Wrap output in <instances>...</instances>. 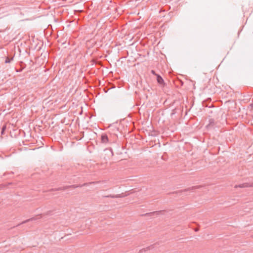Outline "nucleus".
Listing matches in <instances>:
<instances>
[{
    "mask_svg": "<svg viewBox=\"0 0 253 253\" xmlns=\"http://www.w3.org/2000/svg\"><path fill=\"white\" fill-rule=\"evenodd\" d=\"M253 187V181H250L249 182H246L239 185H236L234 188H247Z\"/></svg>",
    "mask_w": 253,
    "mask_h": 253,
    "instance_id": "7ed1b4c3",
    "label": "nucleus"
},
{
    "mask_svg": "<svg viewBox=\"0 0 253 253\" xmlns=\"http://www.w3.org/2000/svg\"><path fill=\"white\" fill-rule=\"evenodd\" d=\"M157 82L158 83L160 84H164V80L163 79V78L161 77L160 75H157Z\"/></svg>",
    "mask_w": 253,
    "mask_h": 253,
    "instance_id": "423d86ee",
    "label": "nucleus"
},
{
    "mask_svg": "<svg viewBox=\"0 0 253 253\" xmlns=\"http://www.w3.org/2000/svg\"><path fill=\"white\" fill-rule=\"evenodd\" d=\"M42 217V214H39V215H37L36 217H32L31 218H29L28 219H27L26 220L23 221L21 223L19 224L18 225V226H19V225H20V224H22L26 223H27V222H28L29 221H33V220H36L40 219Z\"/></svg>",
    "mask_w": 253,
    "mask_h": 253,
    "instance_id": "20e7f679",
    "label": "nucleus"
},
{
    "mask_svg": "<svg viewBox=\"0 0 253 253\" xmlns=\"http://www.w3.org/2000/svg\"><path fill=\"white\" fill-rule=\"evenodd\" d=\"M123 196L122 195V194H118V195H107V196H104L103 197H106V198H121V197H123Z\"/></svg>",
    "mask_w": 253,
    "mask_h": 253,
    "instance_id": "39448f33",
    "label": "nucleus"
},
{
    "mask_svg": "<svg viewBox=\"0 0 253 253\" xmlns=\"http://www.w3.org/2000/svg\"><path fill=\"white\" fill-rule=\"evenodd\" d=\"M197 188L196 187H192L191 188V189H195V188Z\"/></svg>",
    "mask_w": 253,
    "mask_h": 253,
    "instance_id": "4468645a",
    "label": "nucleus"
},
{
    "mask_svg": "<svg viewBox=\"0 0 253 253\" xmlns=\"http://www.w3.org/2000/svg\"><path fill=\"white\" fill-rule=\"evenodd\" d=\"M190 189H185L184 191H188L189 190H190Z\"/></svg>",
    "mask_w": 253,
    "mask_h": 253,
    "instance_id": "2eb2a0df",
    "label": "nucleus"
},
{
    "mask_svg": "<svg viewBox=\"0 0 253 253\" xmlns=\"http://www.w3.org/2000/svg\"><path fill=\"white\" fill-rule=\"evenodd\" d=\"M198 231V229H195V231Z\"/></svg>",
    "mask_w": 253,
    "mask_h": 253,
    "instance_id": "dca6fc26",
    "label": "nucleus"
},
{
    "mask_svg": "<svg viewBox=\"0 0 253 253\" xmlns=\"http://www.w3.org/2000/svg\"><path fill=\"white\" fill-rule=\"evenodd\" d=\"M214 125V120L212 119H211L210 120V123L208 125H207V127L208 128H210L211 127L213 126Z\"/></svg>",
    "mask_w": 253,
    "mask_h": 253,
    "instance_id": "0eeeda50",
    "label": "nucleus"
},
{
    "mask_svg": "<svg viewBox=\"0 0 253 253\" xmlns=\"http://www.w3.org/2000/svg\"><path fill=\"white\" fill-rule=\"evenodd\" d=\"M114 131H118V130L117 129H115L114 130Z\"/></svg>",
    "mask_w": 253,
    "mask_h": 253,
    "instance_id": "ddd939ff",
    "label": "nucleus"
},
{
    "mask_svg": "<svg viewBox=\"0 0 253 253\" xmlns=\"http://www.w3.org/2000/svg\"><path fill=\"white\" fill-rule=\"evenodd\" d=\"M162 211H154V212H150V213H146V214H150V215H159L160 214V212H161Z\"/></svg>",
    "mask_w": 253,
    "mask_h": 253,
    "instance_id": "6e6552de",
    "label": "nucleus"
},
{
    "mask_svg": "<svg viewBox=\"0 0 253 253\" xmlns=\"http://www.w3.org/2000/svg\"><path fill=\"white\" fill-rule=\"evenodd\" d=\"M87 183H84V184L83 185H69V186H64V187H59L57 189H56L55 190L56 191H58V190H66L69 188H77V187H83L84 186H85V185H87Z\"/></svg>",
    "mask_w": 253,
    "mask_h": 253,
    "instance_id": "f03ea898",
    "label": "nucleus"
},
{
    "mask_svg": "<svg viewBox=\"0 0 253 253\" xmlns=\"http://www.w3.org/2000/svg\"><path fill=\"white\" fill-rule=\"evenodd\" d=\"M112 136L114 139L113 141H115L117 137V134L114 133ZM101 142L102 143L106 144L108 142L112 143V141L106 133H103L101 136Z\"/></svg>",
    "mask_w": 253,
    "mask_h": 253,
    "instance_id": "f257e3e1",
    "label": "nucleus"
},
{
    "mask_svg": "<svg viewBox=\"0 0 253 253\" xmlns=\"http://www.w3.org/2000/svg\"><path fill=\"white\" fill-rule=\"evenodd\" d=\"M50 211H47V212L45 213V214H46V215H48V214H49V213H50Z\"/></svg>",
    "mask_w": 253,
    "mask_h": 253,
    "instance_id": "f8f14e48",
    "label": "nucleus"
},
{
    "mask_svg": "<svg viewBox=\"0 0 253 253\" xmlns=\"http://www.w3.org/2000/svg\"><path fill=\"white\" fill-rule=\"evenodd\" d=\"M151 73L154 75H155L156 76H157V75H158V74H156L155 71L154 70H151Z\"/></svg>",
    "mask_w": 253,
    "mask_h": 253,
    "instance_id": "9b49d317",
    "label": "nucleus"
},
{
    "mask_svg": "<svg viewBox=\"0 0 253 253\" xmlns=\"http://www.w3.org/2000/svg\"><path fill=\"white\" fill-rule=\"evenodd\" d=\"M13 57H11V58H9L8 57H7L5 59V63H10L12 60H13Z\"/></svg>",
    "mask_w": 253,
    "mask_h": 253,
    "instance_id": "1a4fd4ad",
    "label": "nucleus"
},
{
    "mask_svg": "<svg viewBox=\"0 0 253 253\" xmlns=\"http://www.w3.org/2000/svg\"><path fill=\"white\" fill-rule=\"evenodd\" d=\"M5 129H6V126H3L1 129V134H4V132Z\"/></svg>",
    "mask_w": 253,
    "mask_h": 253,
    "instance_id": "9d476101",
    "label": "nucleus"
}]
</instances>
